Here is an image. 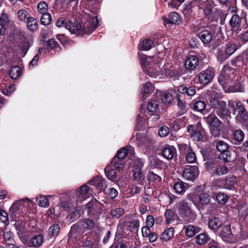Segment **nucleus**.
Returning <instances> with one entry per match:
<instances>
[{"label": "nucleus", "mask_w": 248, "mask_h": 248, "mask_svg": "<svg viewBox=\"0 0 248 248\" xmlns=\"http://www.w3.org/2000/svg\"><path fill=\"white\" fill-rule=\"evenodd\" d=\"M128 151L126 148H122L117 152L116 155L113 158L112 161L113 163L118 164L120 167L118 168H124V162L123 160L127 155Z\"/></svg>", "instance_id": "nucleus-10"}, {"label": "nucleus", "mask_w": 248, "mask_h": 248, "mask_svg": "<svg viewBox=\"0 0 248 248\" xmlns=\"http://www.w3.org/2000/svg\"><path fill=\"white\" fill-rule=\"evenodd\" d=\"M172 95L169 93H164L162 94L161 100L165 104H170L172 100Z\"/></svg>", "instance_id": "nucleus-60"}, {"label": "nucleus", "mask_w": 248, "mask_h": 248, "mask_svg": "<svg viewBox=\"0 0 248 248\" xmlns=\"http://www.w3.org/2000/svg\"><path fill=\"white\" fill-rule=\"evenodd\" d=\"M202 3L197 0H193L190 3L186 5V9L194 10L196 9H202Z\"/></svg>", "instance_id": "nucleus-43"}, {"label": "nucleus", "mask_w": 248, "mask_h": 248, "mask_svg": "<svg viewBox=\"0 0 248 248\" xmlns=\"http://www.w3.org/2000/svg\"><path fill=\"white\" fill-rule=\"evenodd\" d=\"M44 238L42 235L34 236L29 242V247H40L42 245Z\"/></svg>", "instance_id": "nucleus-27"}, {"label": "nucleus", "mask_w": 248, "mask_h": 248, "mask_svg": "<svg viewBox=\"0 0 248 248\" xmlns=\"http://www.w3.org/2000/svg\"><path fill=\"white\" fill-rule=\"evenodd\" d=\"M176 209L178 215L186 223L193 222L196 219L197 215L191 204L186 201H180L176 204Z\"/></svg>", "instance_id": "nucleus-3"}, {"label": "nucleus", "mask_w": 248, "mask_h": 248, "mask_svg": "<svg viewBox=\"0 0 248 248\" xmlns=\"http://www.w3.org/2000/svg\"><path fill=\"white\" fill-rule=\"evenodd\" d=\"M148 178L150 181L155 182L156 183L159 182L161 180V178L159 175L153 172H151L149 173Z\"/></svg>", "instance_id": "nucleus-62"}, {"label": "nucleus", "mask_w": 248, "mask_h": 248, "mask_svg": "<svg viewBox=\"0 0 248 248\" xmlns=\"http://www.w3.org/2000/svg\"><path fill=\"white\" fill-rule=\"evenodd\" d=\"M100 204V203L95 199L92 200L86 204L85 209L87 210V212L93 210L94 208H97V206Z\"/></svg>", "instance_id": "nucleus-46"}, {"label": "nucleus", "mask_w": 248, "mask_h": 248, "mask_svg": "<svg viewBox=\"0 0 248 248\" xmlns=\"http://www.w3.org/2000/svg\"><path fill=\"white\" fill-rule=\"evenodd\" d=\"M120 167L118 164L113 163L111 161L110 165H108L105 169L106 176L108 178L112 181L115 182L120 178V172L124 168H118Z\"/></svg>", "instance_id": "nucleus-6"}, {"label": "nucleus", "mask_w": 248, "mask_h": 248, "mask_svg": "<svg viewBox=\"0 0 248 248\" xmlns=\"http://www.w3.org/2000/svg\"><path fill=\"white\" fill-rule=\"evenodd\" d=\"M186 161L187 163H193L196 161V156L194 152L191 151V149H190L189 151L187 152L186 156Z\"/></svg>", "instance_id": "nucleus-48"}, {"label": "nucleus", "mask_w": 248, "mask_h": 248, "mask_svg": "<svg viewBox=\"0 0 248 248\" xmlns=\"http://www.w3.org/2000/svg\"><path fill=\"white\" fill-rule=\"evenodd\" d=\"M51 16L49 13L42 14L40 18V21L42 25H48L51 22Z\"/></svg>", "instance_id": "nucleus-42"}, {"label": "nucleus", "mask_w": 248, "mask_h": 248, "mask_svg": "<svg viewBox=\"0 0 248 248\" xmlns=\"http://www.w3.org/2000/svg\"><path fill=\"white\" fill-rule=\"evenodd\" d=\"M154 90V86L151 82H147L143 85L141 89V93L143 96L146 97L147 94L151 93Z\"/></svg>", "instance_id": "nucleus-31"}, {"label": "nucleus", "mask_w": 248, "mask_h": 248, "mask_svg": "<svg viewBox=\"0 0 248 248\" xmlns=\"http://www.w3.org/2000/svg\"><path fill=\"white\" fill-rule=\"evenodd\" d=\"M210 104L212 108L216 109L217 114L221 118H224L230 114L229 110L226 108V102L217 98H212Z\"/></svg>", "instance_id": "nucleus-5"}, {"label": "nucleus", "mask_w": 248, "mask_h": 248, "mask_svg": "<svg viewBox=\"0 0 248 248\" xmlns=\"http://www.w3.org/2000/svg\"><path fill=\"white\" fill-rule=\"evenodd\" d=\"M83 213L82 208L80 206H77L75 208V211L68 216L67 218L72 222L79 218Z\"/></svg>", "instance_id": "nucleus-28"}, {"label": "nucleus", "mask_w": 248, "mask_h": 248, "mask_svg": "<svg viewBox=\"0 0 248 248\" xmlns=\"http://www.w3.org/2000/svg\"><path fill=\"white\" fill-rule=\"evenodd\" d=\"M133 176L134 179L137 181H140L143 179L144 177L142 173L141 170H133Z\"/></svg>", "instance_id": "nucleus-57"}, {"label": "nucleus", "mask_w": 248, "mask_h": 248, "mask_svg": "<svg viewBox=\"0 0 248 248\" xmlns=\"http://www.w3.org/2000/svg\"><path fill=\"white\" fill-rule=\"evenodd\" d=\"M173 189L176 193L183 194L185 192L186 187L184 183L182 182H177L173 186Z\"/></svg>", "instance_id": "nucleus-39"}, {"label": "nucleus", "mask_w": 248, "mask_h": 248, "mask_svg": "<svg viewBox=\"0 0 248 248\" xmlns=\"http://www.w3.org/2000/svg\"><path fill=\"white\" fill-rule=\"evenodd\" d=\"M182 95L180 94H177L176 96V99L177 100V105L179 108H181L182 113L183 114L186 111V105L184 102H183L181 99Z\"/></svg>", "instance_id": "nucleus-54"}, {"label": "nucleus", "mask_w": 248, "mask_h": 248, "mask_svg": "<svg viewBox=\"0 0 248 248\" xmlns=\"http://www.w3.org/2000/svg\"><path fill=\"white\" fill-rule=\"evenodd\" d=\"M92 234V232L87 234V237L84 240L83 248H96L97 246V241L96 239L93 238L90 236Z\"/></svg>", "instance_id": "nucleus-20"}, {"label": "nucleus", "mask_w": 248, "mask_h": 248, "mask_svg": "<svg viewBox=\"0 0 248 248\" xmlns=\"http://www.w3.org/2000/svg\"><path fill=\"white\" fill-rule=\"evenodd\" d=\"M140 226L139 219H135L128 223V227L131 232L137 231Z\"/></svg>", "instance_id": "nucleus-52"}, {"label": "nucleus", "mask_w": 248, "mask_h": 248, "mask_svg": "<svg viewBox=\"0 0 248 248\" xmlns=\"http://www.w3.org/2000/svg\"><path fill=\"white\" fill-rule=\"evenodd\" d=\"M15 90V86L14 84H11L7 87H6L5 89H2L1 93L7 96L10 95L11 93L13 92Z\"/></svg>", "instance_id": "nucleus-59"}, {"label": "nucleus", "mask_w": 248, "mask_h": 248, "mask_svg": "<svg viewBox=\"0 0 248 248\" xmlns=\"http://www.w3.org/2000/svg\"><path fill=\"white\" fill-rule=\"evenodd\" d=\"M228 168L224 165H218L216 167L214 174L218 176L223 175L228 173Z\"/></svg>", "instance_id": "nucleus-38"}, {"label": "nucleus", "mask_w": 248, "mask_h": 248, "mask_svg": "<svg viewBox=\"0 0 248 248\" xmlns=\"http://www.w3.org/2000/svg\"><path fill=\"white\" fill-rule=\"evenodd\" d=\"M8 214L4 210H0V223L9 224Z\"/></svg>", "instance_id": "nucleus-58"}, {"label": "nucleus", "mask_w": 248, "mask_h": 248, "mask_svg": "<svg viewBox=\"0 0 248 248\" xmlns=\"http://www.w3.org/2000/svg\"><path fill=\"white\" fill-rule=\"evenodd\" d=\"M10 20L8 16L3 14L0 16V36L4 34L6 28L9 25Z\"/></svg>", "instance_id": "nucleus-22"}, {"label": "nucleus", "mask_w": 248, "mask_h": 248, "mask_svg": "<svg viewBox=\"0 0 248 248\" xmlns=\"http://www.w3.org/2000/svg\"><path fill=\"white\" fill-rule=\"evenodd\" d=\"M233 136L235 142L234 143L235 144H239L244 140V133L241 130H235L233 132Z\"/></svg>", "instance_id": "nucleus-33"}, {"label": "nucleus", "mask_w": 248, "mask_h": 248, "mask_svg": "<svg viewBox=\"0 0 248 248\" xmlns=\"http://www.w3.org/2000/svg\"><path fill=\"white\" fill-rule=\"evenodd\" d=\"M37 9L38 12L41 14H44L47 13L48 5L45 1L40 2L37 5Z\"/></svg>", "instance_id": "nucleus-53"}, {"label": "nucleus", "mask_w": 248, "mask_h": 248, "mask_svg": "<svg viewBox=\"0 0 248 248\" xmlns=\"http://www.w3.org/2000/svg\"><path fill=\"white\" fill-rule=\"evenodd\" d=\"M36 202L39 206L44 208L48 207L49 204L47 198L42 195L36 197Z\"/></svg>", "instance_id": "nucleus-36"}, {"label": "nucleus", "mask_w": 248, "mask_h": 248, "mask_svg": "<svg viewBox=\"0 0 248 248\" xmlns=\"http://www.w3.org/2000/svg\"><path fill=\"white\" fill-rule=\"evenodd\" d=\"M204 119L207 124L209 128L212 127H220V121L216 116L215 114H210L207 117H205Z\"/></svg>", "instance_id": "nucleus-16"}, {"label": "nucleus", "mask_w": 248, "mask_h": 248, "mask_svg": "<svg viewBox=\"0 0 248 248\" xmlns=\"http://www.w3.org/2000/svg\"><path fill=\"white\" fill-rule=\"evenodd\" d=\"M235 69L229 65H225L218 78V81L223 89L230 87L233 81L237 80L235 74Z\"/></svg>", "instance_id": "nucleus-4"}, {"label": "nucleus", "mask_w": 248, "mask_h": 248, "mask_svg": "<svg viewBox=\"0 0 248 248\" xmlns=\"http://www.w3.org/2000/svg\"><path fill=\"white\" fill-rule=\"evenodd\" d=\"M89 183L90 185L95 186L101 190H104L107 187L105 180L100 176H97L94 178L90 181Z\"/></svg>", "instance_id": "nucleus-21"}, {"label": "nucleus", "mask_w": 248, "mask_h": 248, "mask_svg": "<svg viewBox=\"0 0 248 248\" xmlns=\"http://www.w3.org/2000/svg\"><path fill=\"white\" fill-rule=\"evenodd\" d=\"M199 37L204 45H208L212 41L213 35L209 31L204 30L199 33Z\"/></svg>", "instance_id": "nucleus-18"}, {"label": "nucleus", "mask_w": 248, "mask_h": 248, "mask_svg": "<svg viewBox=\"0 0 248 248\" xmlns=\"http://www.w3.org/2000/svg\"><path fill=\"white\" fill-rule=\"evenodd\" d=\"M143 163L140 158H137L134 160L133 162V170L138 169L141 170V168L143 167Z\"/></svg>", "instance_id": "nucleus-61"}, {"label": "nucleus", "mask_w": 248, "mask_h": 248, "mask_svg": "<svg viewBox=\"0 0 248 248\" xmlns=\"http://www.w3.org/2000/svg\"><path fill=\"white\" fill-rule=\"evenodd\" d=\"M60 230V227L58 224H53L50 227L48 230V233L49 235L52 237L56 236L58 234Z\"/></svg>", "instance_id": "nucleus-47"}, {"label": "nucleus", "mask_w": 248, "mask_h": 248, "mask_svg": "<svg viewBox=\"0 0 248 248\" xmlns=\"http://www.w3.org/2000/svg\"><path fill=\"white\" fill-rule=\"evenodd\" d=\"M191 137L195 141L202 140L203 136L202 133L198 130L195 129L194 132L191 134Z\"/></svg>", "instance_id": "nucleus-56"}, {"label": "nucleus", "mask_w": 248, "mask_h": 248, "mask_svg": "<svg viewBox=\"0 0 248 248\" xmlns=\"http://www.w3.org/2000/svg\"><path fill=\"white\" fill-rule=\"evenodd\" d=\"M219 158L225 163L230 162L232 159L231 153L228 150L221 152L219 155Z\"/></svg>", "instance_id": "nucleus-41"}, {"label": "nucleus", "mask_w": 248, "mask_h": 248, "mask_svg": "<svg viewBox=\"0 0 248 248\" xmlns=\"http://www.w3.org/2000/svg\"><path fill=\"white\" fill-rule=\"evenodd\" d=\"M238 38H240L243 43L248 42V29L244 32L241 33Z\"/></svg>", "instance_id": "nucleus-64"}, {"label": "nucleus", "mask_w": 248, "mask_h": 248, "mask_svg": "<svg viewBox=\"0 0 248 248\" xmlns=\"http://www.w3.org/2000/svg\"><path fill=\"white\" fill-rule=\"evenodd\" d=\"M217 201L221 204H224L228 200L227 195L224 193L219 192L216 196Z\"/></svg>", "instance_id": "nucleus-44"}, {"label": "nucleus", "mask_w": 248, "mask_h": 248, "mask_svg": "<svg viewBox=\"0 0 248 248\" xmlns=\"http://www.w3.org/2000/svg\"><path fill=\"white\" fill-rule=\"evenodd\" d=\"M198 64L199 60L196 56L190 55L185 60V65L187 69L193 70Z\"/></svg>", "instance_id": "nucleus-14"}, {"label": "nucleus", "mask_w": 248, "mask_h": 248, "mask_svg": "<svg viewBox=\"0 0 248 248\" xmlns=\"http://www.w3.org/2000/svg\"><path fill=\"white\" fill-rule=\"evenodd\" d=\"M153 45L154 42L152 40L149 39L144 40L142 42V49L149 50L153 47Z\"/></svg>", "instance_id": "nucleus-51"}, {"label": "nucleus", "mask_w": 248, "mask_h": 248, "mask_svg": "<svg viewBox=\"0 0 248 248\" xmlns=\"http://www.w3.org/2000/svg\"><path fill=\"white\" fill-rule=\"evenodd\" d=\"M27 26L30 31H35L38 28L37 20L32 17H29L27 18Z\"/></svg>", "instance_id": "nucleus-37"}, {"label": "nucleus", "mask_w": 248, "mask_h": 248, "mask_svg": "<svg viewBox=\"0 0 248 248\" xmlns=\"http://www.w3.org/2000/svg\"><path fill=\"white\" fill-rule=\"evenodd\" d=\"M174 233V230L172 227L168 228L162 232L160 239L163 242H167L173 237Z\"/></svg>", "instance_id": "nucleus-25"}, {"label": "nucleus", "mask_w": 248, "mask_h": 248, "mask_svg": "<svg viewBox=\"0 0 248 248\" xmlns=\"http://www.w3.org/2000/svg\"><path fill=\"white\" fill-rule=\"evenodd\" d=\"M184 229L186 235L189 238L193 237L201 231L200 227L192 225H189L186 227H185Z\"/></svg>", "instance_id": "nucleus-23"}, {"label": "nucleus", "mask_w": 248, "mask_h": 248, "mask_svg": "<svg viewBox=\"0 0 248 248\" xmlns=\"http://www.w3.org/2000/svg\"><path fill=\"white\" fill-rule=\"evenodd\" d=\"M210 238L206 233H201L195 237L197 243L202 245L206 243L210 240Z\"/></svg>", "instance_id": "nucleus-30"}, {"label": "nucleus", "mask_w": 248, "mask_h": 248, "mask_svg": "<svg viewBox=\"0 0 248 248\" xmlns=\"http://www.w3.org/2000/svg\"><path fill=\"white\" fill-rule=\"evenodd\" d=\"M199 169L196 166H189L185 168L182 176L184 179L194 181L199 175Z\"/></svg>", "instance_id": "nucleus-8"}, {"label": "nucleus", "mask_w": 248, "mask_h": 248, "mask_svg": "<svg viewBox=\"0 0 248 248\" xmlns=\"http://www.w3.org/2000/svg\"><path fill=\"white\" fill-rule=\"evenodd\" d=\"M229 147V145L223 140H219L217 142L216 149L220 153L228 150Z\"/></svg>", "instance_id": "nucleus-45"}, {"label": "nucleus", "mask_w": 248, "mask_h": 248, "mask_svg": "<svg viewBox=\"0 0 248 248\" xmlns=\"http://www.w3.org/2000/svg\"><path fill=\"white\" fill-rule=\"evenodd\" d=\"M9 75L12 79L18 78L21 75V68L18 66H13L10 71Z\"/></svg>", "instance_id": "nucleus-35"}, {"label": "nucleus", "mask_w": 248, "mask_h": 248, "mask_svg": "<svg viewBox=\"0 0 248 248\" xmlns=\"http://www.w3.org/2000/svg\"><path fill=\"white\" fill-rule=\"evenodd\" d=\"M221 225L222 222L218 217L212 218L209 220L208 222L209 228L214 232L218 230Z\"/></svg>", "instance_id": "nucleus-29"}, {"label": "nucleus", "mask_w": 248, "mask_h": 248, "mask_svg": "<svg viewBox=\"0 0 248 248\" xmlns=\"http://www.w3.org/2000/svg\"><path fill=\"white\" fill-rule=\"evenodd\" d=\"M236 106L238 109V114L236 116L237 120L241 122H248V113L244 105L240 101H236Z\"/></svg>", "instance_id": "nucleus-12"}, {"label": "nucleus", "mask_w": 248, "mask_h": 248, "mask_svg": "<svg viewBox=\"0 0 248 248\" xmlns=\"http://www.w3.org/2000/svg\"><path fill=\"white\" fill-rule=\"evenodd\" d=\"M202 9L206 16L211 15L214 7V3L211 0H208L202 3Z\"/></svg>", "instance_id": "nucleus-24"}, {"label": "nucleus", "mask_w": 248, "mask_h": 248, "mask_svg": "<svg viewBox=\"0 0 248 248\" xmlns=\"http://www.w3.org/2000/svg\"><path fill=\"white\" fill-rule=\"evenodd\" d=\"M89 187L87 185L82 186L77 189L76 195L81 201L87 199L91 194Z\"/></svg>", "instance_id": "nucleus-13"}, {"label": "nucleus", "mask_w": 248, "mask_h": 248, "mask_svg": "<svg viewBox=\"0 0 248 248\" xmlns=\"http://www.w3.org/2000/svg\"><path fill=\"white\" fill-rule=\"evenodd\" d=\"M215 75L214 69L212 67H209L199 74V81L202 84L207 85L212 81Z\"/></svg>", "instance_id": "nucleus-7"}, {"label": "nucleus", "mask_w": 248, "mask_h": 248, "mask_svg": "<svg viewBox=\"0 0 248 248\" xmlns=\"http://www.w3.org/2000/svg\"><path fill=\"white\" fill-rule=\"evenodd\" d=\"M169 132V128L167 126H163L159 129L158 134L161 137H165L168 135Z\"/></svg>", "instance_id": "nucleus-63"}, {"label": "nucleus", "mask_w": 248, "mask_h": 248, "mask_svg": "<svg viewBox=\"0 0 248 248\" xmlns=\"http://www.w3.org/2000/svg\"><path fill=\"white\" fill-rule=\"evenodd\" d=\"M176 153V150L174 147L168 145L162 150L161 155L164 158L170 160L172 159Z\"/></svg>", "instance_id": "nucleus-17"}, {"label": "nucleus", "mask_w": 248, "mask_h": 248, "mask_svg": "<svg viewBox=\"0 0 248 248\" xmlns=\"http://www.w3.org/2000/svg\"><path fill=\"white\" fill-rule=\"evenodd\" d=\"M158 108V105L155 100H151L147 105V109L151 112H155Z\"/></svg>", "instance_id": "nucleus-49"}, {"label": "nucleus", "mask_w": 248, "mask_h": 248, "mask_svg": "<svg viewBox=\"0 0 248 248\" xmlns=\"http://www.w3.org/2000/svg\"><path fill=\"white\" fill-rule=\"evenodd\" d=\"M238 47V45L236 44L228 43L225 50L226 55L229 57L230 56L237 50Z\"/></svg>", "instance_id": "nucleus-40"}, {"label": "nucleus", "mask_w": 248, "mask_h": 248, "mask_svg": "<svg viewBox=\"0 0 248 248\" xmlns=\"http://www.w3.org/2000/svg\"><path fill=\"white\" fill-rule=\"evenodd\" d=\"M102 213V209L99 206H97V208H94L93 210L88 212V216L93 219L98 221L100 218V214Z\"/></svg>", "instance_id": "nucleus-32"}, {"label": "nucleus", "mask_w": 248, "mask_h": 248, "mask_svg": "<svg viewBox=\"0 0 248 248\" xmlns=\"http://www.w3.org/2000/svg\"><path fill=\"white\" fill-rule=\"evenodd\" d=\"M86 13L83 18L86 21L83 26L79 22L76 21L74 23L69 21L66 25V29L73 34L76 35H83L91 34L98 26V19L95 14L93 12Z\"/></svg>", "instance_id": "nucleus-1"}, {"label": "nucleus", "mask_w": 248, "mask_h": 248, "mask_svg": "<svg viewBox=\"0 0 248 248\" xmlns=\"http://www.w3.org/2000/svg\"><path fill=\"white\" fill-rule=\"evenodd\" d=\"M124 213V210L123 208H117L113 209L109 213L110 218H119Z\"/></svg>", "instance_id": "nucleus-34"}, {"label": "nucleus", "mask_w": 248, "mask_h": 248, "mask_svg": "<svg viewBox=\"0 0 248 248\" xmlns=\"http://www.w3.org/2000/svg\"><path fill=\"white\" fill-rule=\"evenodd\" d=\"M211 198L209 195L206 193H202L198 196L197 201V207H202L207 205L210 203Z\"/></svg>", "instance_id": "nucleus-19"}, {"label": "nucleus", "mask_w": 248, "mask_h": 248, "mask_svg": "<svg viewBox=\"0 0 248 248\" xmlns=\"http://www.w3.org/2000/svg\"><path fill=\"white\" fill-rule=\"evenodd\" d=\"M220 236L224 241L231 242L232 239V234L230 226L225 225L223 226L220 232Z\"/></svg>", "instance_id": "nucleus-15"}, {"label": "nucleus", "mask_w": 248, "mask_h": 248, "mask_svg": "<svg viewBox=\"0 0 248 248\" xmlns=\"http://www.w3.org/2000/svg\"><path fill=\"white\" fill-rule=\"evenodd\" d=\"M242 21H245V19L240 18L236 14H234L229 21L230 25L232 28V31L235 32L236 33H238L241 30L240 27Z\"/></svg>", "instance_id": "nucleus-11"}, {"label": "nucleus", "mask_w": 248, "mask_h": 248, "mask_svg": "<svg viewBox=\"0 0 248 248\" xmlns=\"http://www.w3.org/2000/svg\"><path fill=\"white\" fill-rule=\"evenodd\" d=\"M236 178L233 176H228L225 179H218L215 183L217 186L222 188L231 189L236 184Z\"/></svg>", "instance_id": "nucleus-9"}, {"label": "nucleus", "mask_w": 248, "mask_h": 248, "mask_svg": "<svg viewBox=\"0 0 248 248\" xmlns=\"http://www.w3.org/2000/svg\"><path fill=\"white\" fill-rule=\"evenodd\" d=\"M165 217L167 224L170 223L174 217V212L171 209H167L165 212Z\"/></svg>", "instance_id": "nucleus-55"}, {"label": "nucleus", "mask_w": 248, "mask_h": 248, "mask_svg": "<svg viewBox=\"0 0 248 248\" xmlns=\"http://www.w3.org/2000/svg\"><path fill=\"white\" fill-rule=\"evenodd\" d=\"M98 227L99 223L97 221L86 218L73 224L71 226L69 235L73 236L76 233L82 235L87 231L97 229Z\"/></svg>", "instance_id": "nucleus-2"}, {"label": "nucleus", "mask_w": 248, "mask_h": 248, "mask_svg": "<svg viewBox=\"0 0 248 248\" xmlns=\"http://www.w3.org/2000/svg\"><path fill=\"white\" fill-rule=\"evenodd\" d=\"M166 20L168 24L179 25L181 23V17L176 12L170 13L169 18Z\"/></svg>", "instance_id": "nucleus-26"}, {"label": "nucleus", "mask_w": 248, "mask_h": 248, "mask_svg": "<svg viewBox=\"0 0 248 248\" xmlns=\"http://www.w3.org/2000/svg\"><path fill=\"white\" fill-rule=\"evenodd\" d=\"M205 104L203 101H198L193 105V109L197 111L202 112L205 108Z\"/></svg>", "instance_id": "nucleus-50"}]
</instances>
